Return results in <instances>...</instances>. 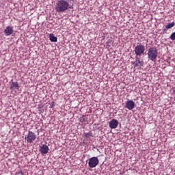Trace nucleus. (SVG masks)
<instances>
[{
    "label": "nucleus",
    "instance_id": "obj_5",
    "mask_svg": "<svg viewBox=\"0 0 175 175\" xmlns=\"http://www.w3.org/2000/svg\"><path fill=\"white\" fill-rule=\"evenodd\" d=\"M89 167H96L99 165V159L96 157H92L89 159L88 162Z\"/></svg>",
    "mask_w": 175,
    "mask_h": 175
},
{
    "label": "nucleus",
    "instance_id": "obj_7",
    "mask_svg": "<svg viewBox=\"0 0 175 175\" xmlns=\"http://www.w3.org/2000/svg\"><path fill=\"white\" fill-rule=\"evenodd\" d=\"M3 32L5 36H10V35H12L14 32L13 27L12 26H7Z\"/></svg>",
    "mask_w": 175,
    "mask_h": 175
},
{
    "label": "nucleus",
    "instance_id": "obj_13",
    "mask_svg": "<svg viewBox=\"0 0 175 175\" xmlns=\"http://www.w3.org/2000/svg\"><path fill=\"white\" fill-rule=\"evenodd\" d=\"M135 62H137V64H138V65H139V66H143V65L144 64L143 60H140V59L137 58V57H136Z\"/></svg>",
    "mask_w": 175,
    "mask_h": 175
},
{
    "label": "nucleus",
    "instance_id": "obj_18",
    "mask_svg": "<svg viewBox=\"0 0 175 175\" xmlns=\"http://www.w3.org/2000/svg\"><path fill=\"white\" fill-rule=\"evenodd\" d=\"M137 66H140L139 65V64H137V63L136 62V64H135L134 67H135V68H137Z\"/></svg>",
    "mask_w": 175,
    "mask_h": 175
},
{
    "label": "nucleus",
    "instance_id": "obj_15",
    "mask_svg": "<svg viewBox=\"0 0 175 175\" xmlns=\"http://www.w3.org/2000/svg\"><path fill=\"white\" fill-rule=\"evenodd\" d=\"M170 38L171 40H175V31L171 34Z\"/></svg>",
    "mask_w": 175,
    "mask_h": 175
},
{
    "label": "nucleus",
    "instance_id": "obj_4",
    "mask_svg": "<svg viewBox=\"0 0 175 175\" xmlns=\"http://www.w3.org/2000/svg\"><path fill=\"white\" fill-rule=\"evenodd\" d=\"M35 139H36V135L32 131H29L25 137V140H26L27 143H33Z\"/></svg>",
    "mask_w": 175,
    "mask_h": 175
},
{
    "label": "nucleus",
    "instance_id": "obj_1",
    "mask_svg": "<svg viewBox=\"0 0 175 175\" xmlns=\"http://www.w3.org/2000/svg\"><path fill=\"white\" fill-rule=\"evenodd\" d=\"M68 9H73V6L67 0H57L55 6L57 13H65Z\"/></svg>",
    "mask_w": 175,
    "mask_h": 175
},
{
    "label": "nucleus",
    "instance_id": "obj_2",
    "mask_svg": "<svg viewBox=\"0 0 175 175\" xmlns=\"http://www.w3.org/2000/svg\"><path fill=\"white\" fill-rule=\"evenodd\" d=\"M158 57V49L155 47H150L148 50V58L150 61L157 62V58Z\"/></svg>",
    "mask_w": 175,
    "mask_h": 175
},
{
    "label": "nucleus",
    "instance_id": "obj_11",
    "mask_svg": "<svg viewBox=\"0 0 175 175\" xmlns=\"http://www.w3.org/2000/svg\"><path fill=\"white\" fill-rule=\"evenodd\" d=\"M175 23L174 22L172 23H168L166 26H165V29H163L164 32H166L167 29H170L171 28H173V27H174Z\"/></svg>",
    "mask_w": 175,
    "mask_h": 175
},
{
    "label": "nucleus",
    "instance_id": "obj_12",
    "mask_svg": "<svg viewBox=\"0 0 175 175\" xmlns=\"http://www.w3.org/2000/svg\"><path fill=\"white\" fill-rule=\"evenodd\" d=\"M49 39L51 42H57L58 40V38L53 33L49 34Z\"/></svg>",
    "mask_w": 175,
    "mask_h": 175
},
{
    "label": "nucleus",
    "instance_id": "obj_17",
    "mask_svg": "<svg viewBox=\"0 0 175 175\" xmlns=\"http://www.w3.org/2000/svg\"><path fill=\"white\" fill-rule=\"evenodd\" d=\"M51 105V107H54V106H55V103L52 102Z\"/></svg>",
    "mask_w": 175,
    "mask_h": 175
},
{
    "label": "nucleus",
    "instance_id": "obj_3",
    "mask_svg": "<svg viewBox=\"0 0 175 175\" xmlns=\"http://www.w3.org/2000/svg\"><path fill=\"white\" fill-rule=\"evenodd\" d=\"M134 51L136 57H141V55H144L146 47L144 45L139 44L135 46Z\"/></svg>",
    "mask_w": 175,
    "mask_h": 175
},
{
    "label": "nucleus",
    "instance_id": "obj_14",
    "mask_svg": "<svg viewBox=\"0 0 175 175\" xmlns=\"http://www.w3.org/2000/svg\"><path fill=\"white\" fill-rule=\"evenodd\" d=\"M85 137H86V139H90V137H92V133H85Z\"/></svg>",
    "mask_w": 175,
    "mask_h": 175
},
{
    "label": "nucleus",
    "instance_id": "obj_16",
    "mask_svg": "<svg viewBox=\"0 0 175 175\" xmlns=\"http://www.w3.org/2000/svg\"><path fill=\"white\" fill-rule=\"evenodd\" d=\"M15 175H24V173L23 172H16Z\"/></svg>",
    "mask_w": 175,
    "mask_h": 175
},
{
    "label": "nucleus",
    "instance_id": "obj_9",
    "mask_svg": "<svg viewBox=\"0 0 175 175\" xmlns=\"http://www.w3.org/2000/svg\"><path fill=\"white\" fill-rule=\"evenodd\" d=\"M18 88H20V85H18V82H12L10 88V90H11V91H16V90H18Z\"/></svg>",
    "mask_w": 175,
    "mask_h": 175
},
{
    "label": "nucleus",
    "instance_id": "obj_10",
    "mask_svg": "<svg viewBox=\"0 0 175 175\" xmlns=\"http://www.w3.org/2000/svg\"><path fill=\"white\" fill-rule=\"evenodd\" d=\"M49 150L47 145H43L40 149V152L42 154H47Z\"/></svg>",
    "mask_w": 175,
    "mask_h": 175
},
{
    "label": "nucleus",
    "instance_id": "obj_6",
    "mask_svg": "<svg viewBox=\"0 0 175 175\" xmlns=\"http://www.w3.org/2000/svg\"><path fill=\"white\" fill-rule=\"evenodd\" d=\"M135 106V102L132 100H127L125 103V107L126 109H128V110H133Z\"/></svg>",
    "mask_w": 175,
    "mask_h": 175
},
{
    "label": "nucleus",
    "instance_id": "obj_8",
    "mask_svg": "<svg viewBox=\"0 0 175 175\" xmlns=\"http://www.w3.org/2000/svg\"><path fill=\"white\" fill-rule=\"evenodd\" d=\"M109 128H111V129H116V128H117V126H118V120H117V119H113L109 122Z\"/></svg>",
    "mask_w": 175,
    "mask_h": 175
}]
</instances>
